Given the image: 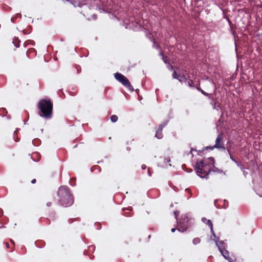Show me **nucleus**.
I'll return each instance as SVG.
<instances>
[{
  "instance_id": "nucleus-10",
  "label": "nucleus",
  "mask_w": 262,
  "mask_h": 262,
  "mask_svg": "<svg viewBox=\"0 0 262 262\" xmlns=\"http://www.w3.org/2000/svg\"><path fill=\"white\" fill-rule=\"evenodd\" d=\"M202 221L203 223L207 224L209 226V227L210 228L211 231L212 233V234L214 237V238H216V237L215 234L214 232V231L213 229V225H212V222L211 221V220H208L205 217H203L202 219Z\"/></svg>"
},
{
  "instance_id": "nucleus-32",
  "label": "nucleus",
  "mask_w": 262,
  "mask_h": 262,
  "mask_svg": "<svg viewBox=\"0 0 262 262\" xmlns=\"http://www.w3.org/2000/svg\"><path fill=\"white\" fill-rule=\"evenodd\" d=\"M175 231H176V228H172V229H171V231H172V232H174Z\"/></svg>"
},
{
  "instance_id": "nucleus-14",
  "label": "nucleus",
  "mask_w": 262,
  "mask_h": 262,
  "mask_svg": "<svg viewBox=\"0 0 262 262\" xmlns=\"http://www.w3.org/2000/svg\"><path fill=\"white\" fill-rule=\"evenodd\" d=\"M36 52V50L34 48H31V49H29V50H28V51H27L26 52V54L28 56H29L31 54V53H34Z\"/></svg>"
},
{
  "instance_id": "nucleus-22",
  "label": "nucleus",
  "mask_w": 262,
  "mask_h": 262,
  "mask_svg": "<svg viewBox=\"0 0 262 262\" xmlns=\"http://www.w3.org/2000/svg\"><path fill=\"white\" fill-rule=\"evenodd\" d=\"M179 211H175V212H174V215H175V216H176V219H177V216L179 215Z\"/></svg>"
},
{
  "instance_id": "nucleus-11",
  "label": "nucleus",
  "mask_w": 262,
  "mask_h": 262,
  "mask_svg": "<svg viewBox=\"0 0 262 262\" xmlns=\"http://www.w3.org/2000/svg\"><path fill=\"white\" fill-rule=\"evenodd\" d=\"M198 90L199 91H200L202 94H203L204 95L206 96H208L209 97V99H212L213 100V98L212 96V94H208L206 92H205V91H204L203 90H202L201 88H197Z\"/></svg>"
},
{
  "instance_id": "nucleus-21",
  "label": "nucleus",
  "mask_w": 262,
  "mask_h": 262,
  "mask_svg": "<svg viewBox=\"0 0 262 262\" xmlns=\"http://www.w3.org/2000/svg\"><path fill=\"white\" fill-rule=\"evenodd\" d=\"M16 19V16H13L12 17L11 20L12 23H15Z\"/></svg>"
},
{
  "instance_id": "nucleus-35",
  "label": "nucleus",
  "mask_w": 262,
  "mask_h": 262,
  "mask_svg": "<svg viewBox=\"0 0 262 262\" xmlns=\"http://www.w3.org/2000/svg\"><path fill=\"white\" fill-rule=\"evenodd\" d=\"M186 190H187V191H188L189 192H190V190L189 189H186Z\"/></svg>"
},
{
  "instance_id": "nucleus-27",
  "label": "nucleus",
  "mask_w": 262,
  "mask_h": 262,
  "mask_svg": "<svg viewBox=\"0 0 262 262\" xmlns=\"http://www.w3.org/2000/svg\"><path fill=\"white\" fill-rule=\"evenodd\" d=\"M3 214V211L2 210H0V217H1Z\"/></svg>"
},
{
  "instance_id": "nucleus-17",
  "label": "nucleus",
  "mask_w": 262,
  "mask_h": 262,
  "mask_svg": "<svg viewBox=\"0 0 262 262\" xmlns=\"http://www.w3.org/2000/svg\"><path fill=\"white\" fill-rule=\"evenodd\" d=\"M10 242L11 243V244H12V249L10 250V252H13L14 250V248H15V243L12 240V239H10Z\"/></svg>"
},
{
  "instance_id": "nucleus-18",
  "label": "nucleus",
  "mask_w": 262,
  "mask_h": 262,
  "mask_svg": "<svg viewBox=\"0 0 262 262\" xmlns=\"http://www.w3.org/2000/svg\"><path fill=\"white\" fill-rule=\"evenodd\" d=\"M187 82H188V84L189 86H190V87L193 86L194 83L192 80L189 79V80H188Z\"/></svg>"
},
{
  "instance_id": "nucleus-30",
  "label": "nucleus",
  "mask_w": 262,
  "mask_h": 262,
  "mask_svg": "<svg viewBox=\"0 0 262 262\" xmlns=\"http://www.w3.org/2000/svg\"><path fill=\"white\" fill-rule=\"evenodd\" d=\"M96 226H97V228H100L101 227V225L99 223H97L96 224Z\"/></svg>"
},
{
  "instance_id": "nucleus-1",
  "label": "nucleus",
  "mask_w": 262,
  "mask_h": 262,
  "mask_svg": "<svg viewBox=\"0 0 262 262\" xmlns=\"http://www.w3.org/2000/svg\"><path fill=\"white\" fill-rule=\"evenodd\" d=\"M214 159L210 158L208 160H203L198 162L195 164V169L198 176L206 179L209 178V175L211 174V169L214 165Z\"/></svg>"
},
{
  "instance_id": "nucleus-20",
  "label": "nucleus",
  "mask_w": 262,
  "mask_h": 262,
  "mask_svg": "<svg viewBox=\"0 0 262 262\" xmlns=\"http://www.w3.org/2000/svg\"><path fill=\"white\" fill-rule=\"evenodd\" d=\"M5 246H6V247L7 248V249H10V250L12 249V246H10V245L9 244V243L8 242H6L4 243Z\"/></svg>"
},
{
  "instance_id": "nucleus-6",
  "label": "nucleus",
  "mask_w": 262,
  "mask_h": 262,
  "mask_svg": "<svg viewBox=\"0 0 262 262\" xmlns=\"http://www.w3.org/2000/svg\"><path fill=\"white\" fill-rule=\"evenodd\" d=\"M189 219L185 216L182 218L180 221H178V230L182 232H185L189 226Z\"/></svg>"
},
{
  "instance_id": "nucleus-3",
  "label": "nucleus",
  "mask_w": 262,
  "mask_h": 262,
  "mask_svg": "<svg viewBox=\"0 0 262 262\" xmlns=\"http://www.w3.org/2000/svg\"><path fill=\"white\" fill-rule=\"evenodd\" d=\"M40 110L39 115L46 119H49L52 117L53 103L50 99H41L37 105Z\"/></svg>"
},
{
  "instance_id": "nucleus-19",
  "label": "nucleus",
  "mask_w": 262,
  "mask_h": 262,
  "mask_svg": "<svg viewBox=\"0 0 262 262\" xmlns=\"http://www.w3.org/2000/svg\"><path fill=\"white\" fill-rule=\"evenodd\" d=\"M5 113H7V111L5 108H1L0 109V114L3 115H5Z\"/></svg>"
},
{
  "instance_id": "nucleus-31",
  "label": "nucleus",
  "mask_w": 262,
  "mask_h": 262,
  "mask_svg": "<svg viewBox=\"0 0 262 262\" xmlns=\"http://www.w3.org/2000/svg\"><path fill=\"white\" fill-rule=\"evenodd\" d=\"M148 172L149 176H151V173H150V171L149 170V168H148Z\"/></svg>"
},
{
  "instance_id": "nucleus-7",
  "label": "nucleus",
  "mask_w": 262,
  "mask_h": 262,
  "mask_svg": "<svg viewBox=\"0 0 262 262\" xmlns=\"http://www.w3.org/2000/svg\"><path fill=\"white\" fill-rule=\"evenodd\" d=\"M223 140V135L222 133H221L217 136L216 139L215 145L213 146L207 147V148H209L211 150L213 149L214 148L225 149V147Z\"/></svg>"
},
{
  "instance_id": "nucleus-16",
  "label": "nucleus",
  "mask_w": 262,
  "mask_h": 262,
  "mask_svg": "<svg viewBox=\"0 0 262 262\" xmlns=\"http://www.w3.org/2000/svg\"><path fill=\"white\" fill-rule=\"evenodd\" d=\"M13 42L16 47H18L19 46L20 41L18 40V38L14 39Z\"/></svg>"
},
{
  "instance_id": "nucleus-23",
  "label": "nucleus",
  "mask_w": 262,
  "mask_h": 262,
  "mask_svg": "<svg viewBox=\"0 0 262 262\" xmlns=\"http://www.w3.org/2000/svg\"><path fill=\"white\" fill-rule=\"evenodd\" d=\"M141 168L143 170L145 169L146 168V166L145 164H142L141 165Z\"/></svg>"
},
{
  "instance_id": "nucleus-28",
  "label": "nucleus",
  "mask_w": 262,
  "mask_h": 262,
  "mask_svg": "<svg viewBox=\"0 0 262 262\" xmlns=\"http://www.w3.org/2000/svg\"><path fill=\"white\" fill-rule=\"evenodd\" d=\"M232 262H243V261H241L239 260L235 259L234 261L232 260Z\"/></svg>"
},
{
  "instance_id": "nucleus-29",
  "label": "nucleus",
  "mask_w": 262,
  "mask_h": 262,
  "mask_svg": "<svg viewBox=\"0 0 262 262\" xmlns=\"http://www.w3.org/2000/svg\"><path fill=\"white\" fill-rule=\"evenodd\" d=\"M89 249L91 250H93L94 249V246H91L89 247Z\"/></svg>"
},
{
  "instance_id": "nucleus-33",
  "label": "nucleus",
  "mask_w": 262,
  "mask_h": 262,
  "mask_svg": "<svg viewBox=\"0 0 262 262\" xmlns=\"http://www.w3.org/2000/svg\"><path fill=\"white\" fill-rule=\"evenodd\" d=\"M230 158L232 161H235V160L233 159V158L232 157V156L231 155H230Z\"/></svg>"
},
{
  "instance_id": "nucleus-5",
  "label": "nucleus",
  "mask_w": 262,
  "mask_h": 262,
  "mask_svg": "<svg viewBox=\"0 0 262 262\" xmlns=\"http://www.w3.org/2000/svg\"><path fill=\"white\" fill-rule=\"evenodd\" d=\"M115 79L122 83L124 86H125L130 92H133L134 89L132 85L128 79L123 74L116 73L114 75Z\"/></svg>"
},
{
  "instance_id": "nucleus-12",
  "label": "nucleus",
  "mask_w": 262,
  "mask_h": 262,
  "mask_svg": "<svg viewBox=\"0 0 262 262\" xmlns=\"http://www.w3.org/2000/svg\"><path fill=\"white\" fill-rule=\"evenodd\" d=\"M19 129L17 128L13 133V139L15 142H18L19 141V139L17 136V134Z\"/></svg>"
},
{
  "instance_id": "nucleus-26",
  "label": "nucleus",
  "mask_w": 262,
  "mask_h": 262,
  "mask_svg": "<svg viewBox=\"0 0 262 262\" xmlns=\"http://www.w3.org/2000/svg\"><path fill=\"white\" fill-rule=\"evenodd\" d=\"M36 179H33V180L31 181V183H32V184H34V183H36Z\"/></svg>"
},
{
  "instance_id": "nucleus-9",
  "label": "nucleus",
  "mask_w": 262,
  "mask_h": 262,
  "mask_svg": "<svg viewBox=\"0 0 262 262\" xmlns=\"http://www.w3.org/2000/svg\"><path fill=\"white\" fill-rule=\"evenodd\" d=\"M172 77L174 79H178L180 82H182L183 79L187 80V78L184 74H178L176 71H174L172 73Z\"/></svg>"
},
{
  "instance_id": "nucleus-2",
  "label": "nucleus",
  "mask_w": 262,
  "mask_h": 262,
  "mask_svg": "<svg viewBox=\"0 0 262 262\" xmlns=\"http://www.w3.org/2000/svg\"><path fill=\"white\" fill-rule=\"evenodd\" d=\"M57 195L59 197V203L62 206L67 207L73 204V196L68 187L64 186H60L58 189Z\"/></svg>"
},
{
  "instance_id": "nucleus-25",
  "label": "nucleus",
  "mask_w": 262,
  "mask_h": 262,
  "mask_svg": "<svg viewBox=\"0 0 262 262\" xmlns=\"http://www.w3.org/2000/svg\"><path fill=\"white\" fill-rule=\"evenodd\" d=\"M51 205H52V203L51 202H48L47 203V206L48 207H50Z\"/></svg>"
},
{
  "instance_id": "nucleus-15",
  "label": "nucleus",
  "mask_w": 262,
  "mask_h": 262,
  "mask_svg": "<svg viewBox=\"0 0 262 262\" xmlns=\"http://www.w3.org/2000/svg\"><path fill=\"white\" fill-rule=\"evenodd\" d=\"M201 242V239L199 237H195L194 238L193 241L192 243L194 245H197Z\"/></svg>"
},
{
  "instance_id": "nucleus-13",
  "label": "nucleus",
  "mask_w": 262,
  "mask_h": 262,
  "mask_svg": "<svg viewBox=\"0 0 262 262\" xmlns=\"http://www.w3.org/2000/svg\"><path fill=\"white\" fill-rule=\"evenodd\" d=\"M111 121L113 122V123H115V122H116L117 121H118V117L117 116L115 115H113L111 116Z\"/></svg>"
},
{
  "instance_id": "nucleus-4",
  "label": "nucleus",
  "mask_w": 262,
  "mask_h": 262,
  "mask_svg": "<svg viewBox=\"0 0 262 262\" xmlns=\"http://www.w3.org/2000/svg\"><path fill=\"white\" fill-rule=\"evenodd\" d=\"M214 241L216 245L217 246L219 251L221 253L224 257L227 259L229 262H232V259L229 256V252L226 249L225 244L223 241H221L219 243V238L216 237L214 238Z\"/></svg>"
},
{
  "instance_id": "nucleus-8",
  "label": "nucleus",
  "mask_w": 262,
  "mask_h": 262,
  "mask_svg": "<svg viewBox=\"0 0 262 262\" xmlns=\"http://www.w3.org/2000/svg\"><path fill=\"white\" fill-rule=\"evenodd\" d=\"M167 124V121H164L159 124L158 127L156 130L155 137L159 139H161L163 138L162 130Z\"/></svg>"
},
{
  "instance_id": "nucleus-34",
  "label": "nucleus",
  "mask_w": 262,
  "mask_h": 262,
  "mask_svg": "<svg viewBox=\"0 0 262 262\" xmlns=\"http://www.w3.org/2000/svg\"><path fill=\"white\" fill-rule=\"evenodd\" d=\"M21 249H25V248L24 247H21Z\"/></svg>"
},
{
  "instance_id": "nucleus-24",
  "label": "nucleus",
  "mask_w": 262,
  "mask_h": 262,
  "mask_svg": "<svg viewBox=\"0 0 262 262\" xmlns=\"http://www.w3.org/2000/svg\"><path fill=\"white\" fill-rule=\"evenodd\" d=\"M21 14L20 13H17L15 16H16V18L17 17H21Z\"/></svg>"
}]
</instances>
